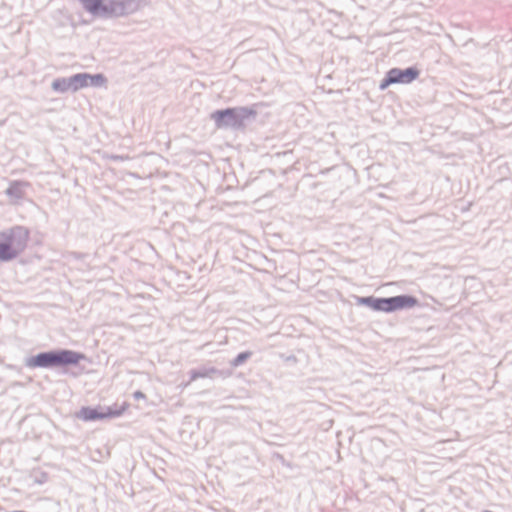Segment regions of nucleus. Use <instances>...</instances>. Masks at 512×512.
<instances>
[{
	"label": "nucleus",
	"mask_w": 512,
	"mask_h": 512,
	"mask_svg": "<svg viewBox=\"0 0 512 512\" xmlns=\"http://www.w3.org/2000/svg\"><path fill=\"white\" fill-rule=\"evenodd\" d=\"M94 17H125L146 6V0H79Z\"/></svg>",
	"instance_id": "nucleus-1"
},
{
	"label": "nucleus",
	"mask_w": 512,
	"mask_h": 512,
	"mask_svg": "<svg viewBox=\"0 0 512 512\" xmlns=\"http://www.w3.org/2000/svg\"><path fill=\"white\" fill-rule=\"evenodd\" d=\"M85 356L73 350H56L42 352L35 356L25 359V366L30 369L44 368L50 369L55 367H65L68 365H77Z\"/></svg>",
	"instance_id": "nucleus-2"
},
{
	"label": "nucleus",
	"mask_w": 512,
	"mask_h": 512,
	"mask_svg": "<svg viewBox=\"0 0 512 512\" xmlns=\"http://www.w3.org/2000/svg\"><path fill=\"white\" fill-rule=\"evenodd\" d=\"M256 116V111L252 108L239 107L218 110L211 114V119L215 122L217 128H240L245 121Z\"/></svg>",
	"instance_id": "nucleus-3"
},
{
	"label": "nucleus",
	"mask_w": 512,
	"mask_h": 512,
	"mask_svg": "<svg viewBox=\"0 0 512 512\" xmlns=\"http://www.w3.org/2000/svg\"><path fill=\"white\" fill-rule=\"evenodd\" d=\"M0 238L12 259H15L26 249L29 241V231L22 226H15L0 231Z\"/></svg>",
	"instance_id": "nucleus-4"
},
{
	"label": "nucleus",
	"mask_w": 512,
	"mask_h": 512,
	"mask_svg": "<svg viewBox=\"0 0 512 512\" xmlns=\"http://www.w3.org/2000/svg\"><path fill=\"white\" fill-rule=\"evenodd\" d=\"M129 405L126 402L111 406L83 407L79 411V417L83 421H95L120 417Z\"/></svg>",
	"instance_id": "nucleus-5"
},
{
	"label": "nucleus",
	"mask_w": 512,
	"mask_h": 512,
	"mask_svg": "<svg viewBox=\"0 0 512 512\" xmlns=\"http://www.w3.org/2000/svg\"><path fill=\"white\" fill-rule=\"evenodd\" d=\"M418 305V299L411 295H397L394 297L384 298V313L412 309Z\"/></svg>",
	"instance_id": "nucleus-6"
},
{
	"label": "nucleus",
	"mask_w": 512,
	"mask_h": 512,
	"mask_svg": "<svg viewBox=\"0 0 512 512\" xmlns=\"http://www.w3.org/2000/svg\"><path fill=\"white\" fill-rule=\"evenodd\" d=\"M52 89L58 93L76 92L84 89L82 73L70 77L57 78L52 82Z\"/></svg>",
	"instance_id": "nucleus-7"
},
{
	"label": "nucleus",
	"mask_w": 512,
	"mask_h": 512,
	"mask_svg": "<svg viewBox=\"0 0 512 512\" xmlns=\"http://www.w3.org/2000/svg\"><path fill=\"white\" fill-rule=\"evenodd\" d=\"M388 73L394 84H410L419 76V71L414 67L406 69L392 68Z\"/></svg>",
	"instance_id": "nucleus-8"
},
{
	"label": "nucleus",
	"mask_w": 512,
	"mask_h": 512,
	"mask_svg": "<svg viewBox=\"0 0 512 512\" xmlns=\"http://www.w3.org/2000/svg\"><path fill=\"white\" fill-rule=\"evenodd\" d=\"M356 303L361 306H366L377 312H384V298H376L373 296L369 297H358Z\"/></svg>",
	"instance_id": "nucleus-9"
},
{
	"label": "nucleus",
	"mask_w": 512,
	"mask_h": 512,
	"mask_svg": "<svg viewBox=\"0 0 512 512\" xmlns=\"http://www.w3.org/2000/svg\"><path fill=\"white\" fill-rule=\"evenodd\" d=\"M84 88L87 87H105L107 83L106 77L101 74L82 73Z\"/></svg>",
	"instance_id": "nucleus-10"
},
{
	"label": "nucleus",
	"mask_w": 512,
	"mask_h": 512,
	"mask_svg": "<svg viewBox=\"0 0 512 512\" xmlns=\"http://www.w3.org/2000/svg\"><path fill=\"white\" fill-rule=\"evenodd\" d=\"M27 186L28 184L26 182L13 181L7 188L6 194L13 200H20L23 198Z\"/></svg>",
	"instance_id": "nucleus-11"
},
{
	"label": "nucleus",
	"mask_w": 512,
	"mask_h": 512,
	"mask_svg": "<svg viewBox=\"0 0 512 512\" xmlns=\"http://www.w3.org/2000/svg\"><path fill=\"white\" fill-rule=\"evenodd\" d=\"M217 373L218 370L213 367L194 370L191 372V379L196 380L198 378H211L213 375Z\"/></svg>",
	"instance_id": "nucleus-12"
},
{
	"label": "nucleus",
	"mask_w": 512,
	"mask_h": 512,
	"mask_svg": "<svg viewBox=\"0 0 512 512\" xmlns=\"http://www.w3.org/2000/svg\"><path fill=\"white\" fill-rule=\"evenodd\" d=\"M250 356H251V352H249V351L242 352V353L238 354L237 357L231 362V365L233 367H238V366L242 365L247 359H249Z\"/></svg>",
	"instance_id": "nucleus-13"
},
{
	"label": "nucleus",
	"mask_w": 512,
	"mask_h": 512,
	"mask_svg": "<svg viewBox=\"0 0 512 512\" xmlns=\"http://www.w3.org/2000/svg\"><path fill=\"white\" fill-rule=\"evenodd\" d=\"M11 260L13 259L7 251L2 239L0 238V263L9 262Z\"/></svg>",
	"instance_id": "nucleus-14"
},
{
	"label": "nucleus",
	"mask_w": 512,
	"mask_h": 512,
	"mask_svg": "<svg viewBox=\"0 0 512 512\" xmlns=\"http://www.w3.org/2000/svg\"><path fill=\"white\" fill-rule=\"evenodd\" d=\"M392 78L390 74L387 72L385 78L380 82L379 89L380 90H386L390 85H393Z\"/></svg>",
	"instance_id": "nucleus-15"
},
{
	"label": "nucleus",
	"mask_w": 512,
	"mask_h": 512,
	"mask_svg": "<svg viewBox=\"0 0 512 512\" xmlns=\"http://www.w3.org/2000/svg\"><path fill=\"white\" fill-rule=\"evenodd\" d=\"M133 396H134V398H135V399H137V400H139V399H143V398L145 397V396H144V394H143L142 392H140V391H135V392L133 393Z\"/></svg>",
	"instance_id": "nucleus-16"
},
{
	"label": "nucleus",
	"mask_w": 512,
	"mask_h": 512,
	"mask_svg": "<svg viewBox=\"0 0 512 512\" xmlns=\"http://www.w3.org/2000/svg\"><path fill=\"white\" fill-rule=\"evenodd\" d=\"M110 158H111V159H114V160H118V159H120V157H119V156H111Z\"/></svg>",
	"instance_id": "nucleus-17"
}]
</instances>
